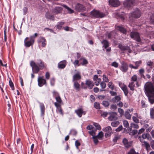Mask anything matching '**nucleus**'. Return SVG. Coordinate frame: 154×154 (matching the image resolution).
<instances>
[{
	"mask_svg": "<svg viewBox=\"0 0 154 154\" xmlns=\"http://www.w3.org/2000/svg\"><path fill=\"white\" fill-rule=\"evenodd\" d=\"M30 65L32 67L33 72L36 73H38L40 69H43L45 67L44 62L41 60H39L37 63L32 61L30 63Z\"/></svg>",
	"mask_w": 154,
	"mask_h": 154,
	"instance_id": "1",
	"label": "nucleus"
},
{
	"mask_svg": "<svg viewBox=\"0 0 154 154\" xmlns=\"http://www.w3.org/2000/svg\"><path fill=\"white\" fill-rule=\"evenodd\" d=\"M144 91L149 98L151 96L154 97V85L151 83H146L144 87Z\"/></svg>",
	"mask_w": 154,
	"mask_h": 154,
	"instance_id": "2",
	"label": "nucleus"
},
{
	"mask_svg": "<svg viewBox=\"0 0 154 154\" xmlns=\"http://www.w3.org/2000/svg\"><path fill=\"white\" fill-rule=\"evenodd\" d=\"M140 16V12L138 8H137L134 11L131 13L129 15V18L130 20H132L133 18H138Z\"/></svg>",
	"mask_w": 154,
	"mask_h": 154,
	"instance_id": "3",
	"label": "nucleus"
},
{
	"mask_svg": "<svg viewBox=\"0 0 154 154\" xmlns=\"http://www.w3.org/2000/svg\"><path fill=\"white\" fill-rule=\"evenodd\" d=\"M34 39L32 38V37H26L24 41V45L26 47H29L34 44Z\"/></svg>",
	"mask_w": 154,
	"mask_h": 154,
	"instance_id": "4",
	"label": "nucleus"
},
{
	"mask_svg": "<svg viewBox=\"0 0 154 154\" xmlns=\"http://www.w3.org/2000/svg\"><path fill=\"white\" fill-rule=\"evenodd\" d=\"M91 14L96 18H103L105 17V14L96 10H94L91 12Z\"/></svg>",
	"mask_w": 154,
	"mask_h": 154,
	"instance_id": "5",
	"label": "nucleus"
},
{
	"mask_svg": "<svg viewBox=\"0 0 154 154\" xmlns=\"http://www.w3.org/2000/svg\"><path fill=\"white\" fill-rule=\"evenodd\" d=\"M38 85L39 87H41L45 85H47L46 80L43 76H38Z\"/></svg>",
	"mask_w": 154,
	"mask_h": 154,
	"instance_id": "6",
	"label": "nucleus"
},
{
	"mask_svg": "<svg viewBox=\"0 0 154 154\" xmlns=\"http://www.w3.org/2000/svg\"><path fill=\"white\" fill-rule=\"evenodd\" d=\"M130 36L132 38L138 42L140 41L139 34L137 32H131L130 34Z\"/></svg>",
	"mask_w": 154,
	"mask_h": 154,
	"instance_id": "7",
	"label": "nucleus"
},
{
	"mask_svg": "<svg viewBox=\"0 0 154 154\" xmlns=\"http://www.w3.org/2000/svg\"><path fill=\"white\" fill-rule=\"evenodd\" d=\"M134 0H126L124 2L123 5L126 8H129L134 5Z\"/></svg>",
	"mask_w": 154,
	"mask_h": 154,
	"instance_id": "8",
	"label": "nucleus"
},
{
	"mask_svg": "<svg viewBox=\"0 0 154 154\" xmlns=\"http://www.w3.org/2000/svg\"><path fill=\"white\" fill-rule=\"evenodd\" d=\"M103 130L104 131L107 132L105 134V136L106 137L110 136L113 133L112 128L110 126H108L103 128Z\"/></svg>",
	"mask_w": 154,
	"mask_h": 154,
	"instance_id": "9",
	"label": "nucleus"
},
{
	"mask_svg": "<svg viewBox=\"0 0 154 154\" xmlns=\"http://www.w3.org/2000/svg\"><path fill=\"white\" fill-rule=\"evenodd\" d=\"M118 46L119 48L123 51L128 52L129 53H131V52L132 51L130 48L127 45L125 46L122 45H119Z\"/></svg>",
	"mask_w": 154,
	"mask_h": 154,
	"instance_id": "10",
	"label": "nucleus"
},
{
	"mask_svg": "<svg viewBox=\"0 0 154 154\" xmlns=\"http://www.w3.org/2000/svg\"><path fill=\"white\" fill-rule=\"evenodd\" d=\"M119 85L122 90L123 91L125 95L127 96L128 94V91L127 86L122 83H119Z\"/></svg>",
	"mask_w": 154,
	"mask_h": 154,
	"instance_id": "11",
	"label": "nucleus"
},
{
	"mask_svg": "<svg viewBox=\"0 0 154 154\" xmlns=\"http://www.w3.org/2000/svg\"><path fill=\"white\" fill-rule=\"evenodd\" d=\"M121 66L120 69L123 72H126L128 69V66L126 63L124 61L121 62Z\"/></svg>",
	"mask_w": 154,
	"mask_h": 154,
	"instance_id": "12",
	"label": "nucleus"
},
{
	"mask_svg": "<svg viewBox=\"0 0 154 154\" xmlns=\"http://www.w3.org/2000/svg\"><path fill=\"white\" fill-rule=\"evenodd\" d=\"M75 112L80 118L82 116V115H85L86 113V112L84 111L82 108H80L75 110Z\"/></svg>",
	"mask_w": 154,
	"mask_h": 154,
	"instance_id": "13",
	"label": "nucleus"
},
{
	"mask_svg": "<svg viewBox=\"0 0 154 154\" xmlns=\"http://www.w3.org/2000/svg\"><path fill=\"white\" fill-rule=\"evenodd\" d=\"M109 4L112 6L116 7L119 6L120 3L118 0H109Z\"/></svg>",
	"mask_w": 154,
	"mask_h": 154,
	"instance_id": "14",
	"label": "nucleus"
},
{
	"mask_svg": "<svg viewBox=\"0 0 154 154\" xmlns=\"http://www.w3.org/2000/svg\"><path fill=\"white\" fill-rule=\"evenodd\" d=\"M75 9L76 11L81 12L85 10V8L82 5L78 3L75 5Z\"/></svg>",
	"mask_w": 154,
	"mask_h": 154,
	"instance_id": "15",
	"label": "nucleus"
},
{
	"mask_svg": "<svg viewBox=\"0 0 154 154\" xmlns=\"http://www.w3.org/2000/svg\"><path fill=\"white\" fill-rule=\"evenodd\" d=\"M122 143L125 147L126 148H128L131 146L132 145V142L131 141H128L126 138L123 139Z\"/></svg>",
	"mask_w": 154,
	"mask_h": 154,
	"instance_id": "16",
	"label": "nucleus"
},
{
	"mask_svg": "<svg viewBox=\"0 0 154 154\" xmlns=\"http://www.w3.org/2000/svg\"><path fill=\"white\" fill-rule=\"evenodd\" d=\"M110 116L108 119L110 121L116 120L117 119V115L115 112H111L110 113Z\"/></svg>",
	"mask_w": 154,
	"mask_h": 154,
	"instance_id": "17",
	"label": "nucleus"
},
{
	"mask_svg": "<svg viewBox=\"0 0 154 154\" xmlns=\"http://www.w3.org/2000/svg\"><path fill=\"white\" fill-rule=\"evenodd\" d=\"M67 64V62L65 60L60 61L58 64V67L60 69L64 68Z\"/></svg>",
	"mask_w": 154,
	"mask_h": 154,
	"instance_id": "18",
	"label": "nucleus"
},
{
	"mask_svg": "<svg viewBox=\"0 0 154 154\" xmlns=\"http://www.w3.org/2000/svg\"><path fill=\"white\" fill-rule=\"evenodd\" d=\"M81 76L79 72L75 74L73 76L72 81L75 82L81 79Z\"/></svg>",
	"mask_w": 154,
	"mask_h": 154,
	"instance_id": "19",
	"label": "nucleus"
},
{
	"mask_svg": "<svg viewBox=\"0 0 154 154\" xmlns=\"http://www.w3.org/2000/svg\"><path fill=\"white\" fill-rule=\"evenodd\" d=\"M62 11V8L61 6H57L53 10V12L57 14L61 13Z\"/></svg>",
	"mask_w": 154,
	"mask_h": 154,
	"instance_id": "20",
	"label": "nucleus"
},
{
	"mask_svg": "<svg viewBox=\"0 0 154 154\" xmlns=\"http://www.w3.org/2000/svg\"><path fill=\"white\" fill-rule=\"evenodd\" d=\"M85 83L88 86L89 89H92L94 85L93 82L90 80L86 81Z\"/></svg>",
	"mask_w": 154,
	"mask_h": 154,
	"instance_id": "21",
	"label": "nucleus"
},
{
	"mask_svg": "<svg viewBox=\"0 0 154 154\" xmlns=\"http://www.w3.org/2000/svg\"><path fill=\"white\" fill-rule=\"evenodd\" d=\"M101 43L103 45V47L105 48H106L109 46V42L106 40H104L101 42Z\"/></svg>",
	"mask_w": 154,
	"mask_h": 154,
	"instance_id": "22",
	"label": "nucleus"
},
{
	"mask_svg": "<svg viewBox=\"0 0 154 154\" xmlns=\"http://www.w3.org/2000/svg\"><path fill=\"white\" fill-rule=\"evenodd\" d=\"M54 105L56 107L57 110V112H59L60 114H63V112L62 111V110L61 109V107H60V105L58 104H57L56 102H55Z\"/></svg>",
	"mask_w": 154,
	"mask_h": 154,
	"instance_id": "23",
	"label": "nucleus"
},
{
	"mask_svg": "<svg viewBox=\"0 0 154 154\" xmlns=\"http://www.w3.org/2000/svg\"><path fill=\"white\" fill-rule=\"evenodd\" d=\"M74 88L77 91H79L80 90V85L77 81H75L74 82Z\"/></svg>",
	"mask_w": 154,
	"mask_h": 154,
	"instance_id": "24",
	"label": "nucleus"
},
{
	"mask_svg": "<svg viewBox=\"0 0 154 154\" xmlns=\"http://www.w3.org/2000/svg\"><path fill=\"white\" fill-rule=\"evenodd\" d=\"M121 100V97L119 96H116L112 98L111 100L113 103H116L119 101Z\"/></svg>",
	"mask_w": 154,
	"mask_h": 154,
	"instance_id": "25",
	"label": "nucleus"
},
{
	"mask_svg": "<svg viewBox=\"0 0 154 154\" xmlns=\"http://www.w3.org/2000/svg\"><path fill=\"white\" fill-rule=\"evenodd\" d=\"M116 28L117 30L123 33H125L126 32V29L122 26H116Z\"/></svg>",
	"mask_w": 154,
	"mask_h": 154,
	"instance_id": "26",
	"label": "nucleus"
},
{
	"mask_svg": "<svg viewBox=\"0 0 154 154\" xmlns=\"http://www.w3.org/2000/svg\"><path fill=\"white\" fill-rule=\"evenodd\" d=\"M40 106L41 110L42 115H43L44 114L45 110L44 105L43 103H40Z\"/></svg>",
	"mask_w": 154,
	"mask_h": 154,
	"instance_id": "27",
	"label": "nucleus"
},
{
	"mask_svg": "<svg viewBox=\"0 0 154 154\" xmlns=\"http://www.w3.org/2000/svg\"><path fill=\"white\" fill-rule=\"evenodd\" d=\"M135 84L134 82H131L129 84L128 86L131 90L133 91L134 90V87Z\"/></svg>",
	"mask_w": 154,
	"mask_h": 154,
	"instance_id": "28",
	"label": "nucleus"
},
{
	"mask_svg": "<svg viewBox=\"0 0 154 154\" xmlns=\"http://www.w3.org/2000/svg\"><path fill=\"white\" fill-rule=\"evenodd\" d=\"M63 6L68 11V13L69 14H72L74 12V11L73 10L69 8L68 6H66V5H63Z\"/></svg>",
	"mask_w": 154,
	"mask_h": 154,
	"instance_id": "29",
	"label": "nucleus"
},
{
	"mask_svg": "<svg viewBox=\"0 0 154 154\" xmlns=\"http://www.w3.org/2000/svg\"><path fill=\"white\" fill-rule=\"evenodd\" d=\"M132 82H135V84L137 85V86L138 87L139 85L137 84V77L136 75H134L131 78Z\"/></svg>",
	"mask_w": 154,
	"mask_h": 154,
	"instance_id": "30",
	"label": "nucleus"
},
{
	"mask_svg": "<svg viewBox=\"0 0 154 154\" xmlns=\"http://www.w3.org/2000/svg\"><path fill=\"white\" fill-rule=\"evenodd\" d=\"M150 118L152 119H154V107L150 109Z\"/></svg>",
	"mask_w": 154,
	"mask_h": 154,
	"instance_id": "31",
	"label": "nucleus"
},
{
	"mask_svg": "<svg viewBox=\"0 0 154 154\" xmlns=\"http://www.w3.org/2000/svg\"><path fill=\"white\" fill-rule=\"evenodd\" d=\"M55 99L57 101V102H56V103L57 104L60 105L61 104L62 102V100L60 97V96L56 97H55Z\"/></svg>",
	"mask_w": 154,
	"mask_h": 154,
	"instance_id": "32",
	"label": "nucleus"
},
{
	"mask_svg": "<svg viewBox=\"0 0 154 154\" xmlns=\"http://www.w3.org/2000/svg\"><path fill=\"white\" fill-rule=\"evenodd\" d=\"M125 117L128 119H131V115L129 113V112L126 111L125 113Z\"/></svg>",
	"mask_w": 154,
	"mask_h": 154,
	"instance_id": "33",
	"label": "nucleus"
},
{
	"mask_svg": "<svg viewBox=\"0 0 154 154\" xmlns=\"http://www.w3.org/2000/svg\"><path fill=\"white\" fill-rule=\"evenodd\" d=\"M108 86L109 88L112 90H113L114 89V86L112 82H110L108 83Z\"/></svg>",
	"mask_w": 154,
	"mask_h": 154,
	"instance_id": "34",
	"label": "nucleus"
},
{
	"mask_svg": "<svg viewBox=\"0 0 154 154\" xmlns=\"http://www.w3.org/2000/svg\"><path fill=\"white\" fill-rule=\"evenodd\" d=\"M64 24L63 22H61L57 24V28L58 29H61L62 27V26Z\"/></svg>",
	"mask_w": 154,
	"mask_h": 154,
	"instance_id": "35",
	"label": "nucleus"
},
{
	"mask_svg": "<svg viewBox=\"0 0 154 154\" xmlns=\"http://www.w3.org/2000/svg\"><path fill=\"white\" fill-rule=\"evenodd\" d=\"M103 132L102 131H100L97 136H96L97 137L98 139H100L103 137Z\"/></svg>",
	"mask_w": 154,
	"mask_h": 154,
	"instance_id": "36",
	"label": "nucleus"
},
{
	"mask_svg": "<svg viewBox=\"0 0 154 154\" xmlns=\"http://www.w3.org/2000/svg\"><path fill=\"white\" fill-rule=\"evenodd\" d=\"M141 61L139 60L138 61H136L135 62V66L136 69L138 68V67L140 66L141 64Z\"/></svg>",
	"mask_w": 154,
	"mask_h": 154,
	"instance_id": "37",
	"label": "nucleus"
},
{
	"mask_svg": "<svg viewBox=\"0 0 154 154\" xmlns=\"http://www.w3.org/2000/svg\"><path fill=\"white\" fill-rule=\"evenodd\" d=\"M142 137L143 139H149V134L147 133L143 134H142Z\"/></svg>",
	"mask_w": 154,
	"mask_h": 154,
	"instance_id": "38",
	"label": "nucleus"
},
{
	"mask_svg": "<svg viewBox=\"0 0 154 154\" xmlns=\"http://www.w3.org/2000/svg\"><path fill=\"white\" fill-rule=\"evenodd\" d=\"M119 123L118 121H115L111 123V125L113 127H116L119 124Z\"/></svg>",
	"mask_w": 154,
	"mask_h": 154,
	"instance_id": "39",
	"label": "nucleus"
},
{
	"mask_svg": "<svg viewBox=\"0 0 154 154\" xmlns=\"http://www.w3.org/2000/svg\"><path fill=\"white\" fill-rule=\"evenodd\" d=\"M94 106L96 109H100V104L97 102L94 103Z\"/></svg>",
	"mask_w": 154,
	"mask_h": 154,
	"instance_id": "40",
	"label": "nucleus"
},
{
	"mask_svg": "<svg viewBox=\"0 0 154 154\" xmlns=\"http://www.w3.org/2000/svg\"><path fill=\"white\" fill-rule=\"evenodd\" d=\"M131 126L132 127L134 128L137 129L139 128L138 125L137 124H135L134 123H131Z\"/></svg>",
	"mask_w": 154,
	"mask_h": 154,
	"instance_id": "41",
	"label": "nucleus"
},
{
	"mask_svg": "<svg viewBox=\"0 0 154 154\" xmlns=\"http://www.w3.org/2000/svg\"><path fill=\"white\" fill-rule=\"evenodd\" d=\"M9 85L11 88L12 90H14V84L11 79H10V80L9 81Z\"/></svg>",
	"mask_w": 154,
	"mask_h": 154,
	"instance_id": "42",
	"label": "nucleus"
},
{
	"mask_svg": "<svg viewBox=\"0 0 154 154\" xmlns=\"http://www.w3.org/2000/svg\"><path fill=\"white\" fill-rule=\"evenodd\" d=\"M46 40L44 38L40 37L38 40V43H42L44 42H46Z\"/></svg>",
	"mask_w": 154,
	"mask_h": 154,
	"instance_id": "43",
	"label": "nucleus"
},
{
	"mask_svg": "<svg viewBox=\"0 0 154 154\" xmlns=\"http://www.w3.org/2000/svg\"><path fill=\"white\" fill-rule=\"evenodd\" d=\"M102 104L105 107H108L109 105V102L107 101H103L102 102Z\"/></svg>",
	"mask_w": 154,
	"mask_h": 154,
	"instance_id": "44",
	"label": "nucleus"
},
{
	"mask_svg": "<svg viewBox=\"0 0 154 154\" xmlns=\"http://www.w3.org/2000/svg\"><path fill=\"white\" fill-rule=\"evenodd\" d=\"M128 154H138V153L136 152L134 149H132L130 150Z\"/></svg>",
	"mask_w": 154,
	"mask_h": 154,
	"instance_id": "45",
	"label": "nucleus"
},
{
	"mask_svg": "<svg viewBox=\"0 0 154 154\" xmlns=\"http://www.w3.org/2000/svg\"><path fill=\"white\" fill-rule=\"evenodd\" d=\"M123 124L124 126L126 128L129 127V124L128 121L127 120H124L123 122Z\"/></svg>",
	"mask_w": 154,
	"mask_h": 154,
	"instance_id": "46",
	"label": "nucleus"
},
{
	"mask_svg": "<svg viewBox=\"0 0 154 154\" xmlns=\"http://www.w3.org/2000/svg\"><path fill=\"white\" fill-rule=\"evenodd\" d=\"M103 82H108L109 81L108 77L105 75H103Z\"/></svg>",
	"mask_w": 154,
	"mask_h": 154,
	"instance_id": "47",
	"label": "nucleus"
},
{
	"mask_svg": "<svg viewBox=\"0 0 154 154\" xmlns=\"http://www.w3.org/2000/svg\"><path fill=\"white\" fill-rule=\"evenodd\" d=\"M96 129H94L91 130V131H89V133L93 136H94V135L95 134V132L96 131Z\"/></svg>",
	"mask_w": 154,
	"mask_h": 154,
	"instance_id": "48",
	"label": "nucleus"
},
{
	"mask_svg": "<svg viewBox=\"0 0 154 154\" xmlns=\"http://www.w3.org/2000/svg\"><path fill=\"white\" fill-rule=\"evenodd\" d=\"M92 138L93 139L94 143L96 144H97L98 142L97 140L98 138L96 136H93L92 137Z\"/></svg>",
	"mask_w": 154,
	"mask_h": 154,
	"instance_id": "49",
	"label": "nucleus"
},
{
	"mask_svg": "<svg viewBox=\"0 0 154 154\" xmlns=\"http://www.w3.org/2000/svg\"><path fill=\"white\" fill-rule=\"evenodd\" d=\"M100 85L102 88L104 89L106 87V85L104 82H102L100 83Z\"/></svg>",
	"mask_w": 154,
	"mask_h": 154,
	"instance_id": "50",
	"label": "nucleus"
},
{
	"mask_svg": "<svg viewBox=\"0 0 154 154\" xmlns=\"http://www.w3.org/2000/svg\"><path fill=\"white\" fill-rule=\"evenodd\" d=\"M93 125L96 127L97 129L100 130L101 129V127L98 124L94 123Z\"/></svg>",
	"mask_w": 154,
	"mask_h": 154,
	"instance_id": "51",
	"label": "nucleus"
},
{
	"mask_svg": "<svg viewBox=\"0 0 154 154\" xmlns=\"http://www.w3.org/2000/svg\"><path fill=\"white\" fill-rule=\"evenodd\" d=\"M141 107L142 108H145L147 106V104H146L145 103L144 101L143 100L141 101Z\"/></svg>",
	"mask_w": 154,
	"mask_h": 154,
	"instance_id": "52",
	"label": "nucleus"
},
{
	"mask_svg": "<svg viewBox=\"0 0 154 154\" xmlns=\"http://www.w3.org/2000/svg\"><path fill=\"white\" fill-rule=\"evenodd\" d=\"M79 61L78 60H76L73 62V63L75 66L76 67L79 66L80 65L79 64Z\"/></svg>",
	"mask_w": 154,
	"mask_h": 154,
	"instance_id": "53",
	"label": "nucleus"
},
{
	"mask_svg": "<svg viewBox=\"0 0 154 154\" xmlns=\"http://www.w3.org/2000/svg\"><path fill=\"white\" fill-rule=\"evenodd\" d=\"M151 104L154 103V97L151 96L148 98Z\"/></svg>",
	"mask_w": 154,
	"mask_h": 154,
	"instance_id": "54",
	"label": "nucleus"
},
{
	"mask_svg": "<svg viewBox=\"0 0 154 154\" xmlns=\"http://www.w3.org/2000/svg\"><path fill=\"white\" fill-rule=\"evenodd\" d=\"M132 119L134 122L136 123H139V119L137 118L136 117L133 116L132 117Z\"/></svg>",
	"mask_w": 154,
	"mask_h": 154,
	"instance_id": "55",
	"label": "nucleus"
},
{
	"mask_svg": "<svg viewBox=\"0 0 154 154\" xmlns=\"http://www.w3.org/2000/svg\"><path fill=\"white\" fill-rule=\"evenodd\" d=\"M144 143L146 149L148 150L150 148V145L146 141H144Z\"/></svg>",
	"mask_w": 154,
	"mask_h": 154,
	"instance_id": "56",
	"label": "nucleus"
},
{
	"mask_svg": "<svg viewBox=\"0 0 154 154\" xmlns=\"http://www.w3.org/2000/svg\"><path fill=\"white\" fill-rule=\"evenodd\" d=\"M137 130H134L132 131L130 133V134L131 135H134L136 134H137Z\"/></svg>",
	"mask_w": 154,
	"mask_h": 154,
	"instance_id": "57",
	"label": "nucleus"
},
{
	"mask_svg": "<svg viewBox=\"0 0 154 154\" xmlns=\"http://www.w3.org/2000/svg\"><path fill=\"white\" fill-rule=\"evenodd\" d=\"M118 111L119 113L120 114L121 116H122L124 115V110L122 109L119 108L118 109Z\"/></svg>",
	"mask_w": 154,
	"mask_h": 154,
	"instance_id": "58",
	"label": "nucleus"
},
{
	"mask_svg": "<svg viewBox=\"0 0 154 154\" xmlns=\"http://www.w3.org/2000/svg\"><path fill=\"white\" fill-rule=\"evenodd\" d=\"M101 80L100 78H99L98 79L96 80L94 83L95 85L96 86L98 85Z\"/></svg>",
	"mask_w": 154,
	"mask_h": 154,
	"instance_id": "59",
	"label": "nucleus"
},
{
	"mask_svg": "<svg viewBox=\"0 0 154 154\" xmlns=\"http://www.w3.org/2000/svg\"><path fill=\"white\" fill-rule=\"evenodd\" d=\"M111 65L115 68H117L118 66V63L116 62H114L112 63Z\"/></svg>",
	"mask_w": 154,
	"mask_h": 154,
	"instance_id": "60",
	"label": "nucleus"
},
{
	"mask_svg": "<svg viewBox=\"0 0 154 154\" xmlns=\"http://www.w3.org/2000/svg\"><path fill=\"white\" fill-rule=\"evenodd\" d=\"M86 128L87 129L89 130H91L95 129L91 125H90L87 126L86 127Z\"/></svg>",
	"mask_w": 154,
	"mask_h": 154,
	"instance_id": "61",
	"label": "nucleus"
},
{
	"mask_svg": "<svg viewBox=\"0 0 154 154\" xmlns=\"http://www.w3.org/2000/svg\"><path fill=\"white\" fill-rule=\"evenodd\" d=\"M88 63V62L87 60L85 58H83V62L82 64V65H86Z\"/></svg>",
	"mask_w": 154,
	"mask_h": 154,
	"instance_id": "62",
	"label": "nucleus"
},
{
	"mask_svg": "<svg viewBox=\"0 0 154 154\" xmlns=\"http://www.w3.org/2000/svg\"><path fill=\"white\" fill-rule=\"evenodd\" d=\"M110 108L111 109L114 110L117 109L116 105L115 104H112L111 105Z\"/></svg>",
	"mask_w": 154,
	"mask_h": 154,
	"instance_id": "63",
	"label": "nucleus"
},
{
	"mask_svg": "<svg viewBox=\"0 0 154 154\" xmlns=\"http://www.w3.org/2000/svg\"><path fill=\"white\" fill-rule=\"evenodd\" d=\"M75 146L78 149V146H79L80 145V143L78 140H76L75 142Z\"/></svg>",
	"mask_w": 154,
	"mask_h": 154,
	"instance_id": "64",
	"label": "nucleus"
}]
</instances>
